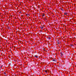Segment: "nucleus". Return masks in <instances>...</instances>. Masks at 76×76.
Returning a JSON list of instances; mask_svg holds the SVG:
<instances>
[{
  "instance_id": "obj_6",
  "label": "nucleus",
  "mask_w": 76,
  "mask_h": 76,
  "mask_svg": "<svg viewBox=\"0 0 76 76\" xmlns=\"http://www.w3.org/2000/svg\"><path fill=\"white\" fill-rule=\"evenodd\" d=\"M53 61H55V59L53 60Z\"/></svg>"
},
{
  "instance_id": "obj_1",
  "label": "nucleus",
  "mask_w": 76,
  "mask_h": 76,
  "mask_svg": "<svg viewBox=\"0 0 76 76\" xmlns=\"http://www.w3.org/2000/svg\"><path fill=\"white\" fill-rule=\"evenodd\" d=\"M43 19L44 20H46L47 19L45 17V18H43Z\"/></svg>"
},
{
  "instance_id": "obj_2",
  "label": "nucleus",
  "mask_w": 76,
  "mask_h": 76,
  "mask_svg": "<svg viewBox=\"0 0 76 76\" xmlns=\"http://www.w3.org/2000/svg\"><path fill=\"white\" fill-rule=\"evenodd\" d=\"M40 28H41V29H43V28H44L42 26H41L40 27Z\"/></svg>"
},
{
  "instance_id": "obj_8",
  "label": "nucleus",
  "mask_w": 76,
  "mask_h": 76,
  "mask_svg": "<svg viewBox=\"0 0 76 76\" xmlns=\"http://www.w3.org/2000/svg\"><path fill=\"white\" fill-rule=\"evenodd\" d=\"M47 71H45V72H46V73H47Z\"/></svg>"
},
{
  "instance_id": "obj_7",
  "label": "nucleus",
  "mask_w": 76,
  "mask_h": 76,
  "mask_svg": "<svg viewBox=\"0 0 76 76\" xmlns=\"http://www.w3.org/2000/svg\"><path fill=\"white\" fill-rule=\"evenodd\" d=\"M4 75H6V73L4 72Z\"/></svg>"
},
{
  "instance_id": "obj_3",
  "label": "nucleus",
  "mask_w": 76,
  "mask_h": 76,
  "mask_svg": "<svg viewBox=\"0 0 76 76\" xmlns=\"http://www.w3.org/2000/svg\"><path fill=\"white\" fill-rule=\"evenodd\" d=\"M64 15H67V13H66V12H65L64 13Z\"/></svg>"
},
{
  "instance_id": "obj_4",
  "label": "nucleus",
  "mask_w": 76,
  "mask_h": 76,
  "mask_svg": "<svg viewBox=\"0 0 76 76\" xmlns=\"http://www.w3.org/2000/svg\"><path fill=\"white\" fill-rule=\"evenodd\" d=\"M44 16H45V14H43L42 15V17H44Z\"/></svg>"
},
{
  "instance_id": "obj_5",
  "label": "nucleus",
  "mask_w": 76,
  "mask_h": 76,
  "mask_svg": "<svg viewBox=\"0 0 76 76\" xmlns=\"http://www.w3.org/2000/svg\"><path fill=\"white\" fill-rule=\"evenodd\" d=\"M34 57H35L36 58H38V56H35Z\"/></svg>"
}]
</instances>
